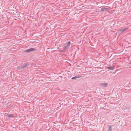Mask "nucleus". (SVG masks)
I'll list each match as a JSON object with an SVG mask.
<instances>
[{
    "instance_id": "f257e3e1",
    "label": "nucleus",
    "mask_w": 131,
    "mask_h": 131,
    "mask_svg": "<svg viewBox=\"0 0 131 131\" xmlns=\"http://www.w3.org/2000/svg\"><path fill=\"white\" fill-rule=\"evenodd\" d=\"M71 43V42L70 41H68L67 43V45L63 48V51H66L69 48L70 46Z\"/></svg>"
},
{
    "instance_id": "f03ea898",
    "label": "nucleus",
    "mask_w": 131,
    "mask_h": 131,
    "mask_svg": "<svg viewBox=\"0 0 131 131\" xmlns=\"http://www.w3.org/2000/svg\"><path fill=\"white\" fill-rule=\"evenodd\" d=\"M100 87H105L107 85V84L106 83H102L99 84Z\"/></svg>"
},
{
    "instance_id": "7ed1b4c3",
    "label": "nucleus",
    "mask_w": 131,
    "mask_h": 131,
    "mask_svg": "<svg viewBox=\"0 0 131 131\" xmlns=\"http://www.w3.org/2000/svg\"><path fill=\"white\" fill-rule=\"evenodd\" d=\"M35 50L34 48H31L29 49H28L26 50H25L24 51V52H28L31 51H33Z\"/></svg>"
},
{
    "instance_id": "20e7f679",
    "label": "nucleus",
    "mask_w": 131,
    "mask_h": 131,
    "mask_svg": "<svg viewBox=\"0 0 131 131\" xmlns=\"http://www.w3.org/2000/svg\"><path fill=\"white\" fill-rule=\"evenodd\" d=\"M7 116L8 117H14V115L13 114H8L7 115Z\"/></svg>"
},
{
    "instance_id": "39448f33",
    "label": "nucleus",
    "mask_w": 131,
    "mask_h": 131,
    "mask_svg": "<svg viewBox=\"0 0 131 131\" xmlns=\"http://www.w3.org/2000/svg\"><path fill=\"white\" fill-rule=\"evenodd\" d=\"M109 128L107 130L108 131H111L112 130V128L111 127V126L110 125H108V126Z\"/></svg>"
},
{
    "instance_id": "423d86ee",
    "label": "nucleus",
    "mask_w": 131,
    "mask_h": 131,
    "mask_svg": "<svg viewBox=\"0 0 131 131\" xmlns=\"http://www.w3.org/2000/svg\"><path fill=\"white\" fill-rule=\"evenodd\" d=\"M107 68L108 69L110 70H113L114 69H115V68L114 66L107 67Z\"/></svg>"
},
{
    "instance_id": "0eeeda50",
    "label": "nucleus",
    "mask_w": 131,
    "mask_h": 131,
    "mask_svg": "<svg viewBox=\"0 0 131 131\" xmlns=\"http://www.w3.org/2000/svg\"><path fill=\"white\" fill-rule=\"evenodd\" d=\"M127 28H125L123 29H121L120 30V32H125L126 30H127Z\"/></svg>"
},
{
    "instance_id": "6e6552de",
    "label": "nucleus",
    "mask_w": 131,
    "mask_h": 131,
    "mask_svg": "<svg viewBox=\"0 0 131 131\" xmlns=\"http://www.w3.org/2000/svg\"><path fill=\"white\" fill-rule=\"evenodd\" d=\"M81 77V76L78 77H76V76H75V77H72V79H76L79 78H80Z\"/></svg>"
},
{
    "instance_id": "1a4fd4ad",
    "label": "nucleus",
    "mask_w": 131,
    "mask_h": 131,
    "mask_svg": "<svg viewBox=\"0 0 131 131\" xmlns=\"http://www.w3.org/2000/svg\"><path fill=\"white\" fill-rule=\"evenodd\" d=\"M23 66H21H21H19V67H17V69H19V70H21V69H22V68H23Z\"/></svg>"
},
{
    "instance_id": "9d476101",
    "label": "nucleus",
    "mask_w": 131,
    "mask_h": 131,
    "mask_svg": "<svg viewBox=\"0 0 131 131\" xmlns=\"http://www.w3.org/2000/svg\"><path fill=\"white\" fill-rule=\"evenodd\" d=\"M28 65V64L27 63H26L25 64H24L23 66V68H26V67H27Z\"/></svg>"
},
{
    "instance_id": "9b49d317",
    "label": "nucleus",
    "mask_w": 131,
    "mask_h": 131,
    "mask_svg": "<svg viewBox=\"0 0 131 131\" xmlns=\"http://www.w3.org/2000/svg\"><path fill=\"white\" fill-rule=\"evenodd\" d=\"M126 108L127 109H129V107L128 106V107H126Z\"/></svg>"
},
{
    "instance_id": "f8f14e48",
    "label": "nucleus",
    "mask_w": 131,
    "mask_h": 131,
    "mask_svg": "<svg viewBox=\"0 0 131 131\" xmlns=\"http://www.w3.org/2000/svg\"><path fill=\"white\" fill-rule=\"evenodd\" d=\"M129 66H130V67H131V62H130V63L129 64Z\"/></svg>"
}]
</instances>
